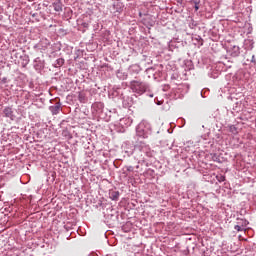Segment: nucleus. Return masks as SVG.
I'll list each match as a JSON object with an SVG mask.
<instances>
[{
	"instance_id": "nucleus-1",
	"label": "nucleus",
	"mask_w": 256,
	"mask_h": 256,
	"mask_svg": "<svg viewBox=\"0 0 256 256\" xmlns=\"http://www.w3.org/2000/svg\"><path fill=\"white\" fill-rule=\"evenodd\" d=\"M131 89L134 93H145L147 91V84L134 80L131 82Z\"/></svg>"
},
{
	"instance_id": "nucleus-2",
	"label": "nucleus",
	"mask_w": 256,
	"mask_h": 256,
	"mask_svg": "<svg viewBox=\"0 0 256 256\" xmlns=\"http://www.w3.org/2000/svg\"><path fill=\"white\" fill-rule=\"evenodd\" d=\"M52 5L55 11H63V3H61V0H56Z\"/></svg>"
},
{
	"instance_id": "nucleus-3",
	"label": "nucleus",
	"mask_w": 256,
	"mask_h": 256,
	"mask_svg": "<svg viewBox=\"0 0 256 256\" xmlns=\"http://www.w3.org/2000/svg\"><path fill=\"white\" fill-rule=\"evenodd\" d=\"M50 110L52 112V115H58V113L61 111V104H56L52 107H50Z\"/></svg>"
},
{
	"instance_id": "nucleus-4",
	"label": "nucleus",
	"mask_w": 256,
	"mask_h": 256,
	"mask_svg": "<svg viewBox=\"0 0 256 256\" xmlns=\"http://www.w3.org/2000/svg\"><path fill=\"white\" fill-rule=\"evenodd\" d=\"M63 65H65V59L63 58H58L54 63V67H63Z\"/></svg>"
},
{
	"instance_id": "nucleus-5",
	"label": "nucleus",
	"mask_w": 256,
	"mask_h": 256,
	"mask_svg": "<svg viewBox=\"0 0 256 256\" xmlns=\"http://www.w3.org/2000/svg\"><path fill=\"white\" fill-rule=\"evenodd\" d=\"M5 117L11 118L13 117V110L9 107L5 108L3 111Z\"/></svg>"
},
{
	"instance_id": "nucleus-6",
	"label": "nucleus",
	"mask_w": 256,
	"mask_h": 256,
	"mask_svg": "<svg viewBox=\"0 0 256 256\" xmlns=\"http://www.w3.org/2000/svg\"><path fill=\"white\" fill-rule=\"evenodd\" d=\"M110 199H112V201H117L119 199V191L110 192Z\"/></svg>"
},
{
	"instance_id": "nucleus-7",
	"label": "nucleus",
	"mask_w": 256,
	"mask_h": 256,
	"mask_svg": "<svg viewBox=\"0 0 256 256\" xmlns=\"http://www.w3.org/2000/svg\"><path fill=\"white\" fill-rule=\"evenodd\" d=\"M234 50H235L234 57H237V55H239V47L234 46Z\"/></svg>"
},
{
	"instance_id": "nucleus-8",
	"label": "nucleus",
	"mask_w": 256,
	"mask_h": 256,
	"mask_svg": "<svg viewBox=\"0 0 256 256\" xmlns=\"http://www.w3.org/2000/svg\"><path fill=\"white\" fill-rule=\"evenodd\" d=\"M218 181H219L220 183H223V181H225V176H220V177L218 178Z\"/></svg>"
},
{
	"instance_id": "nucleus-9",
	"label": "nucleus",
	"mask_w": 256,
	"mask_h": 256,
	"mask_svg": "<svg viewBox=\"0 0 256 256\" xmlns=\"http://www.w3.org/2000/svg\"><path fill=\"white\" fill-rule=\"evenodd\" d=\"M192 2L194 3V5H199V3H201V0H192Z\"/></svg>"
},
{
	"instance_id": "nucleus-10",
	"label": "nucleus",
	"mask_w": 256,
	"mask_h": 256,
	"mask_svg": "<svg viewBox=\"0 0 256 256\" xmlns=\"http://www.w3.org/2000/svg\"><path fill=\"white\" fill-rule=\"evenodd\" d=\"M234 229H235L236 231H241V226L236 225V226L234 227Z\"/></svg>"
},
{
	"instance_id": "nucleus-11",
	"label": "nucleus",
	"mask_w": 256,
	"mask_h": 256,
	"mask_svg": "<svg viewBox=\"0 0 256 256\" xmlns=\"http://www.w3.org/2000/svg\"><path fill=\"white\" fill-rule=\"evenodd\" d=\"M195 11H199V4H195Z\"/></svg>"
},
{
	"instance_id": "nucleus-12",
	"label": "nucleus",
	"mask_w": 256,
	"mask_h": 256,
	"mask_svg": "<svg viewBox=\"0 0 256 256\" xmlns=\"http://www.w3.org/2000/svg\"><path fill=\"white\" fill-rule=\"evenodd\" d=\"M251 62H252V63H256V60H255V56H254V55L252 56Z\"/></svg>"
},
{
	"instance_id": "nucleus-13",
	"label": "nucleus",
	"mask_w": 256,
	"mask_h": 256,
	"mask_svg": "<svg viewBox=\"0 0 256 256\" xmlns=\"http://www.w3.org/2000/svg\"><path fill=\"white\" fill-rule=\"evenodd\" d=\"M181 1H183V0H177V3H181Z\"/></svg>"
}]
</instances>
